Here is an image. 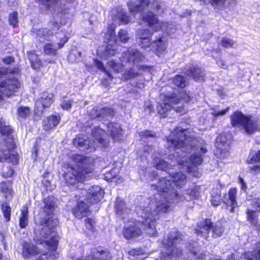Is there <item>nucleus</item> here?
Here are the masks:
<instances>
[{"label": "nucleus", "instance_id": "obj_1", "mask_svg": "<svg viewBox=\"0 0 260 260\" xmlns=\"http://www.w3.org/2000/svg\"><path fill=\"white\" fill-rule=\"evenodd\" d=\"M169 142L179 153V165L184 172L191 171V165H200L203 162V154L207 152L203 140H198L193 135H188L186 129L176 128L171 132Z\"/></svg>", "mask_w": 260, "mask_h": 260}, {"label": "nucleus", "instance_id": "obj_2", "mask_svg": "<svg viewBox=\"0 0 260 260\" xmlns=\"http://www.w3.org/2000/svg\"><path fill=\"white\" fill-rule=\"evenodd\" d=\"M170 207L163 201L150 202L145 207H140L137 208V214L141 217L137 221H128L123 230L124 237L129 239L139 237L142 234V231L139 227L142 225L146 234L152 237H156L157 232L156 230V221L164 213H168Z\"/></svg>", "mask_w": 260, "mask_h": 260}, {"label": "nucleus", "instance_id": "obj_3", "mask_svg": "<svg viewBox=\"0 0 260 260\" xmlns=\"http://www.w3.org/2000/svg\"><path fill=\"white\" fill-rule=\"evenodd\" d=\"M43 210L47 217L41 223L36 233L39 236L37 240L40 244H44L47 248L51 251L56 250L57 247L58 237L54 230L58 224V220L53 218V211L55 207V198L48 197L44 200Z\"/></svg>", "mask_w": 260, "mask_h": 260}, {"label": "nucleus", "instance_id": "obj_4", "mask_svg": "<svg viewBox=\"0 0 260 260\" xmlns=\"http://www.w3.org/2000/svg\"><path fill=\"white\" fill-rule=\"evenodd\" d=\"M164 5V3L160 0L154 1L153 2H149L147 0H137L135 2L130 1L127 3L129 11L133 14L140 13L143 20L154 31L163 29L167 23L159 22L150 10L156 11L158 13H162Z\"/></svg>", "mask_w": 260, "mask_h": 260}, {"label": "nucleus", "instance_id": "obj_5", "mask_svg": "<svg viewBox=\"0 0 260 260\" xmlns=\"http://www.w3.org/2000/svg\"><path fill=\"white\" fill-rule=\"evenodd\" d=\"M169 174H170L169 179H167V177L161 178L157 184H152L151 187L152 190L157 191V193L154 196V199L151 202L163 201L169 205L171 208L168 213L172 210V206L170 205V199L172 197L171 196L169 189L167 187L173 190L174 192H177L173 187L174 185L177 187L181 188L186 183V176L182 173H174L173 172H169Z\"/></svg>", "mask_w": 260, "mask_h": 260}, {"label": "nucleus", "instance_id": "obj_6", "mask_svg": "<svg viewBox=\"0 0 260 260\" xmlns=\"http://www.w3.org/2000/svg\"><path fill=\"white\" fill-rule=\"evenodd\" d=\"M73 159L75 162L79 163L80 165H78V168L76 169L74 167L70 168L64 177L68 184L73 185L78 182L84 181L85 175L91 172L93 159L79 154L74 155Z\"/></svg>", "mask_w": 260, "mask_h": 260}, {"label": "nucleus", "instance_id": "obj_7", "mask_svg": "<svg viewBox=\"0 0 260 260\" xmlns=\"http://www.w3.org/2000/svg\"><path fill=\"white\" fill-rule=\"evenodd\" d=\"M105 132L99 127L92 129V136L94 139L93 142L88 140V137L83 134L79 135L73 140V144L76 147L80 148L83 151H90L89 149H95V143L98 142L104 147H107L109 142L105 139Z\"/></svg>", "mask_w": 260, "mask_h": 260}, {"label": "nucleus", "instance_id": "obj_8", "mask_svg": "<svg viewBox=\"0 0 260 260\" xmlns=\"http://www.w3.org/2000/svg\"><path fill=\"white\" fill-rule=\"evenodd\" d=\"M18 68L6 69L0 67V76H6L7 79L0 83V92L3 95L9 97L13 95L20 87V83L13 76V74L18 73Z\"/></svg>", "mask_w": 260, "mask_h": 260}, {"label": "nucleus", "instance_id": "obj_9", "mask_svg": "<svg viewBox=\"0 0 260 260\" xmlns=\"http://www.w3.org/2000/svg\"><path fill=\"white\" fill-rule=\"evenodd\" d=\"M232 125L243 130L248 135H251L258 130L257 120L251 116L244 115L241 112L235 111L231 116Z\"/></svg>", "mask_w": 260, "mask_h": 260}, {"label": "nucleus", "instance_id": "obj_10", "mask_svg": "<svg viewBox=\"0 0 260 260\" xmlns=\"http://www.w3.org/2000/svg\"><path fill=\"white\" fill-rule=\"evenodd\" d=\"M144 58L142 53L138 49L129 48L125 51H122L120 59L121 63L112 60L108 62V66L116 73L122 71L124 62L130 64H136L141 61Z\"/></svg>", "mask_w": 260, "mask_h": 260}, {"label": "nucleus", "instance_id": "obj_11", "mask_svg": "<svg viewBox=\"0 0 260 260\" xmlns=\"http://www.w3.org/2000/svg\"><path fill=\"white\" fill-rule=\"evenodd\" d=\"M210 230L212 231V237L214 238L220 237L223 231L221 225L216 224L213 225L210 219H206L198 223V228L196 230V233L198 236H201L207 239L209 237L208 234Z\"/></svg>", "mask_w": 260, "mask_h": 260}, {"label": "nucleus", "instance_id": "obj_12", "mask_svg": "<svg viewBox=\"0 0 260 260\" xmlns=\"http://www.w3.org/2000/svg\"><path fill=\"white\" fill-rule=\"evenodd\" d=\"M170 137L167 140L169 149L170 151L173 150L175 151L174 153H171L169 155V159L171 160L170 164H168L166 161L164 160L159 157H155L153 159V164L156 169L161 170L165 171H167L172 168V167L176 165V163L179 164V153L180 152L178 150H176L173 147V145L169 142Z\"/></svg>", "mask_w": 260, "mask_h": 260}, {"label": "nucleus", "instance_id": "obj_13", "mask_svg": "<svg viewBox=\"0 0 260 260\" xmlns=\"http://www.w3.org/2000/svg\"><path fill=\"white\" fill-rule=\"evenodd\" d=\"M231 135L222 133L220 134L216 140L217 151L215 155L219 158L227 157L230 154Z\"/></svg>", "mask_w": 260, "mask_h": 260}, {"label": "nucleus", "instance_id": "obj_14", "mask_svg": "<svg viewBox=\"0 0 260 260\" xmlns=\"http://www.w3.org/2000/svg\"><path fill=\"white\" fill-rule=\"evenodd\" d=\"M167 189H169L168 187ZM200 187L199 186H194L191 189H188L185 191L183 195L179 194L177 192H174L173 190L169 189L171 196L170 205L177 203L183 200L190 201L193 199H197L200 197Z\"/></svg>", "mask_w": 260, "mask_h": 260}, {"label": "nucleus", "instance_id": "obj_15", "mask_svg": "<svg viewBox=\"0 0 260 260\" xmlns=\"http://www.w3.org/2000/svg\"><path fill=\"white\" fill-rule=\"evenodd\" d=\"M161 99L162 102H160L157 107V111L161 117H165L167 115V112L173 108V105L178 104L180 99L175 93L162 95Z\"/></svg>", "mask_w": 260, "mask_h": 260}, {"label": "nucleus", "instance_id": "obj_16", "mask_svg": "<svg viewBox=\"0 0 260 260\" xmlns=\"http://www.w3.org/2000/svg\"><path fill=\"white\" fill-rule=\"evenodd\" d=\"M5 147L2 146V150H0V161H8L13 164L16 163L17 156L11 153L12 150L15 147V144L12 140L10 141L5 142Z\"/></svg>", "mask_w": 260, "mask_h": 260}, {"label": "nucleus", "instance_id": "obj_17", "mask_svg": "<svg viewBox=\"0 0 260 260\" xmlns=\"http://www.w3.org/2000/svg\"><path fill=\"white\" fill-rule=\"evenodd\" d=\"M54 100L53 93H43L41 97L36 101L35 108L37 113H42L44 110L49 107Z\"/></svg>", "mask_w": 260, "mask_h": 260}, {"label": "nucleus", "instance_id": "obj_18", "mask_svg": "<svg viewBox=\"0 0 260 260\" xmlns=\"http://www.w3.org/2000/svg\"><path fill=\"white\" fill-rule=\"evenodd\" d=\"M153 32L148 29H141L137 31V40L141 47L149 48L151 46V37Z\"/></svg>", "mask_w": 260, "mask_h": 260}, {"label": "nucleus", "instance_id": "obj_19", "mask_svg": "<svg viewBox=\"0 0 260 260\" xmlns=\"http://www.w3.org/2000/svg\"><path fill=\"white\" fill-rule=\"evenodd\" d=\"M111 15L113 20L119 24H126L132 21L130 17L121 7L113 9L111 11Z\"/></svg>", "mask_w": 260, "mask_h": 260}, {"label": "nucleus", "instance_id": "obj_20", "mask_svg": "<svg viewBox=\"0 0 260 260\" xmlns=\"http://www.w3.org/2000/svg\"><path fill=\"white\" fill-rule=\"evenodd\" d=\"M103 197V191L101 188L98 186H93L88 189L87 198V203L96 204L100 202Z\"/></svg>", "mask_w": 260, "mask_h": 260}, {"label": "nucleus", "instance_id": "obj_21", "mask_svg": "<svg viewBox=\"0 0 260 260\" xmlns=\"http://www.w3.org/2000/svg\"><path fill=\"white\" fill-rule=\"evenodd\" d=\"M111 255L107 250L93 249L91 255L82 257L78 260H110Z\"/></svg>", "mask_w": 260, "mask_h": 260}, {"label": "nucleus", "instance_id": "obj_22", "mask_svg": "<svg viewBox=\"0 0 260 260\" xmlns=\"http://www.w3.org/2000/svg\"><path fill=\"white\" fill-rule=\"evenodd\" d=\"M117 44L115 39V35L111 34L110 39L107 42V45L104 52V56L106 59H109L115 55L117 52Z\"/></svg>", "mask_w": 260, "mask_h": 260}, {"label": "nucleus", "instance_id": "obj_23", "mask_svg": "<svg viewBox=\"0 0 260 260\" xmlns=\"http://www.w3.org/2000/svg\"><path fill=\"white\" fill-rule=\"evenodd\" d=\"M249 168L255 173L260 172V150L257 152H251L247 158Z\"/></svg>", "mask_w": 260, "mask_h": 260}, {"label": "nucleus", "instance_id": "obj_24", "mask_svg": "<svg viewBox=\"0 0 260 260\" xmlns=\"http://www.w3.org/2000/svg\"><path fill=\"white\" fill-rule=\"evenodd\" d=\"M73 213L75 217L79 219L88 216L90 213L89 205L84 202H80L73 209Z\"/></svg>", "mask_w": 260, "mask_h": 260}, {"label": "nucleus", "instance_id": "obj_25", "mask_svg": "<svg viewBox=\"0 0 260 260\" xmlns=\"http://www.w3.org/2000/svg\"><path fill=\"white\" fill-rule=\"evenodd\" d=\"M108 131L110 133L112 139L115 141L121 139L123 131L118 123H111L108 125Z\"/></svg>", "mask_w": 260, "mask_h": 260}, {"label": "nucleus", "instance_id": "obj_26", "mask_svg": "<svg viewBox=\"0 0 260 260\" xmlns=\"http://www.w3.org/2000/svg\"><path fill=\"white\" fill-rule=\"evenodd\" d=\"M40 253V249L30 243L25 242L23 245L22 255L25 258H30Z\"/></svg>", "mask_w": 260, "mask_h": 260}, {"label": "nucleus", "instance_id": "obj_27", "mask_svg": "<svg viewBox=\"0 0 260 260\" xmlns=\"http://www.w3.org/2000/svg\"><path fill=\"white\" fill-rule=\"evenodd\" d=\"M150 47L157 54L165 50L167 47L166 41L164 37H157L155 40L151 42Z\"/></svg>", "mask_w": 260, "mask_h": 260}, {"label": "nucleus", "instance_id": "obj_28", "mask_svg": "<svg viewBox=\"0 0 260 260\" xmlns=\"http://www.w3.org/2000/svg\"><path fill=\"white\" fill-rule=\"evenodd\" d=\"M237 190L236 188H232L229 191L228 199L225 197L224 202L226 203L227 205H230L231 206L232 212H234V208L237 207V203L236 201Z\"/></svg>", "mask_w": 260, "mask_h": 260}, {"label": "nucleus", "instance_id": "obj_29", "mask_svg": "<svg viewBox=\"0 0 260 260\" xmlns=\"http://www.w3.org/2000/svg\"><path fill=\"white\" fill-rule=\"evenodd\" d=\"M60 120V116L51 115L44 120L43 126L46 131H50L57 125Z\"/></svg>", "mask_w": 260, "mask_h": 260}, {"label": "nucleus", "instance_id": "obj_30", "mask_svg": "<svg viewBox=\"0 0 260 260\" xmlns=\"http://www.w3.org/2000/svg\"><path fill=\"white\" fill-rule=\"evenodd\" d=\"M188 76L192 77L196 80H203L205 76L204 70L199 67L193 66L186 71Z\"/></svg>", "mask_w": 260, "mask_h": 260}, {"label": "nucleus", "instance_id": "obj_31", "mask_svg": "<svg viewBox=\"0 0 260 260\" xmlns=\"http://www.w3.org/2000/svg\"><path fill=\"white\" fill-rule=\"evenodd\" d=\"M68 40V38L66 36L62 38L60 43L57 44V47L54 46L51 44H46L44 47V53L46 55H55L56 52V48H61L64 44L67 42Z\"/></svg>", "mask_w": 260, "mask_h": 260}, {"label": "nucleus", "instance_id": "obj_32", "mask_svg": "<svg viewBox=\"0 0 260 260\" xmlns=\"http://www.w3.org/2000/svg\"><path fill=\"white\" fill-rule=\"evenodd\" d=\"M115 208L116 214L121 217L122 218H124L125 215L127 213V209L125 207V203L121 199L119 198H117Z\"/></svg>", "mask_w": 260, "mask_h": 260}, {"label": "nucleus", "instance_id": "obj_33", "mask_svg": "<svg viewBox=\"0 0 260 260\" xmlns=\"http://www.w3.org/2000/svg\"><path fill=\"white\" fill-rule=\"evenodd\" d=\"M186 247L194 260L204 258L205 255L202 253H199L197 242H193L192 244L189 243V245L186 246Z\"/></svg>", "mask_w": 260, "mask_h": 260}, {"label": "nucleus", "instance_id": "obj_34", "mask_svg": "<svg viewBox=\"0 0 260 260\" xmlns=\"http://www.w3.org/2000/svg\"><path fill=\"white\" fill-rule=\"evenodd\" d=\"M99 120L103 119H109L112 117L114 114V112L113 109L109 107H103L99 109Z\"/></svg>", "mask_w": 260, "mask_h": 260}, {"label": "nucleus", "instance_id": "obj_35", "mask_svg": "<svg viewBox=\"0 0 260 260\" xmlns=\"http://www.w3.org/2000/svg\"><path fill=\"white\" fill-rule=\"evenodd\" d=\"M28 207L26 205L22 207L19 219V225L21 228H24L28 223Z\"/></svg>", "mask_w": 260, "mask_h": 260}, {"label": "nucleus", "instance_id": "obj_36", "mask_svg": "<svg viewBox=\"0 0 260 260\" xmlns=\"http://www.w3.org/2000/svg\"><path fill=\"white\" fill-rule=\"evenodd\" d=\"M171 82L175 86L183 88L187 84L186 78L181 75H176L171 79Z\"/></svg>", "mask_w": 260, "mask_h": 260}, {"label": "nucleus", "instance_id": "obj_37", "mask_svg": "<svg viewBox=\"0 0 260 260\" xmlns=\"http://www.w3.org/2000/svg\"><path fill=\"white\" fill-rule=\"evenodd\" d=\"M0 190L2 192L5 194L6 198L8 195L12 194V183L10 181H3L0 183Z\"/></svg>", "mask_w": 260, "mask_h": 260}, {"label": "nucleus", "instance_id": "obj_38", "mask_svg": "<svg viewBox=\"0 0 260 260\" xmlns=\"http://www.w3.org/2000/svg\"><path fill=\"white\" fill-rule=\"evenodd\" d=\"M28 59L31 62V67L34 69H38L42 66V62L37 54L30 53L28 55Z\"/></svg>", "mask_w": 260, "mask_h": 260}, {"label": "nucleus", "instance_id": "obj_39", "mask_svg": "<svg viewBox=\"0 0 260 260\" xmlns=\"http://www.w3.org/2000/svg\"><path fill=\"white\" fill-rule=\"evenodd\" d=\"M248 220L252 224L256 225L257 223V212L253 210L247 209L246 211Z\"/></svg>", "mask_w": 260, "mask_h": 260}, {"label": "nucleus", "instance_id": "obj_40", "mask_svg": "<svg viewBox=\"0 0 260 260\" xmlns=\"http://www.w3.org/2000/svg\"><path fill=\"white\" fill-rule=\"evenodd\" d=\"M1 209L6 221L10 220L11 208L8 203L5 202L2 205Z\"/></svg>", "mask_w": 260, "mask_h": 260}, {"label": "nucleus", "instance_id": "obj_41", "mask_svg": "<svg viewBox=\"0 0 260 260\" xmlns=\"http://www.w3.org/2000/svg\"><path fill=\"white\" fill-rule=\"evenodd\" d=\"M144 254V252L141 248H135L132 249L129 251V255L130 258L132 260H138V259H140V256L143 255Z\"/></svg>", "mask_w": 260, "mask_h": 260}, {"label": "nucleus", "instance_id": "obj_42", "mask_svg": "<svg viewBox=\"0 0 260 260\" xmlns=\"http://www.w3.org/2000/svg\"><path fill=\"white\" fill-rule=\"evenodd\" d=\"M12 132V129L9 126H7L4 121L0 120V135L9 136Z\"/></svg>", "mask_w": 260, "mask_h": 260}, {"label": "nucleus", "instance_id": "obj_43", "mask_svg": "<svg viewBox=\"0 0 260 260\" xmlns=\"http://www.w3.org/2000/svg\"><path fill=\"white\" fill-rule=\"evenodd\" d=\"M211 115L213 116V120H215L218 117L224 115L230 110V107H227L225 109L218 110L216 109H212Z\"/></svg>", "mask_w": 260, "mask_h": 260}, {"label": "nucleus", "instance_id": "obj_44", "mask_svg": "<svg viewBox=\"0 0 260 260\" xmlns=\"http://www.w3.org/2000/svg\"><path fill=\"white\" fill-rule=\"evenodd\" d=\"M30 114V109L28 107H20L17 110V114L19 118H25Z\"/></svg>", "mask_w": 260, "mask_h": 260}, {"label": "nucleus", "instance_id": "obj_45", "mask_svg": "<svg viewBox=\"0 0 260 260\" xmlns=\"http://www.w3.org/2000/svg\"><path fill=\"white\" fill-rule=\"evenodd\" d=\"M9 24L13 27H16L18 24V13L17 12H13L11 13L9 17Z\"/></svg>", "mask_w": 260, "mask_h": 260}, {"label": "nucleus", "instance_id": "obj_46", "mask_svg": "<svg viewBox=\"0 0 260 260\" xmlns=\"http://www.w3.org/2000/svg\"><path fill=\"white\" fill-rule=\"evenodd\" d=\"M34 33H35L39 38H42L44 37L45 40L49 39L48 30L47 28H40L37 30L36 31H34Z\"/></svg>", "mask_w": 260, "mask_h": 260}, {"label": "nucleus", "instance_id": "obj_47", "mask_svg": "<svg viewBox=\"0 0 260 260\" xmlns=\"http://www.w3.org/2000/svg\"><path fill=\"white\" fill-rule=\"evenodd\" d=\"M118 39L122 43H126L129 40L127 31L124 29H121L118 35Z\"/></svg>", "mask_w": 260, "mask_h": 260}, {"label": "nucleus", "instance_id": "obj_48", "mask_svg": "<svg viewBox=\"0 0 260 260\" xmlns=\"http://www.w3.org/2000/svg\"><path fill=\"white\" fill-rule=\"evenodd\" d=\"M235 44V42L234 41L227 38H222L220 43V45L225 48L232 47Z\"/></svg>", "mask_w": 260, "mask_h": 260}, {"label": "nucleus", "instance_id": "obj_49", "mask_svg": "<svg viewBox=\"0 0 260 260\" xmlns=\"http://www.w3.org/2000/svg\"><path fill=\"white\" fill-rule=\"evenodd\" d=\"M74 102L72 100L69 99H63L61 100L60 104V107L66 110H68L71 109Z\"/></svg>", "mask_w": 260, "mask_h": 260}, {"label": "nucleus", "instance_id": "obj_50", "mask_svg": "<svg viewBox=\"0 0 260 260\" xmlns=\"http://www.w3.org/2000/svg\"><path fill=\"white\" fill-rule=\"evenodd\" d=\"M85 224L87 229L92 232H93L95 230V222L91 218H87L85 220Z\"/></svg>", "mask_w": 260, "mask_h": 260}, {"label": "nucleus", "instance_id": "obj_51", "mask_svg": "<svg viewBox=\"0 0 260 260\" xmlns=\"http://www.w3.org/2000/svg\"><path fill=\"white\" fill-rule=\"evenodd\" d=\"M138 75V73L135 72L134 69H131L128 71H126L124 74V78L127 80L133 78Z\"/></svg>", "mask_w": 260, "mask_h": 260}, {"label": "nucleus", "instance_id": "obj_52", "mask_svg": "<svg viewBox=\"0 0 260 260\" xmlns=\"http://www.w3.org/2000/svg\"><path fill=\"white\" fill-rule=\"evenodd\" d=\"M94 63L97 68H98L100 70L102 71L106 72L107 74L108 77H111V76L110 74L106 71V69L104 68L103 66V63L101 61L98 60H95Z\"/></svg>", "mask_w": 260, "mask_h": 260}, {"label": "nucleus", "instance_id": "obj_53", "mask_svg": "<svg viewBox=\"0 0 260 260\" xmlns=\"http://www.w3.org/2000/svg\"><path fill=\"white\" fill-rule=\"evenodd\" d=\"M89 115L91 118H98L99 120V109L97 108H93L89 111Z\"/></svg>", "mask_w": 260, "mask_h": 260}, {"label": "nucleus", "instance_id": "obj_54", "mask_svg": "<svg viewBox=\"0 0 260 260\" xmlns=\"http://www.w3.org/2000/svg\"><path fill=\"white\" fill-rule=\"evenodd\" d=\"M210 3L213 6H223L225 5V0H211Z\"/></svg>", "mask_w": 260, "mask_h": 260}, {"label": "nucleus", "instance_id": "obj_55", "mask_svg": "<svg viewBox=\"0 0 260 260\" xmlns=\"http://www.w3.org/2000/svg\"><path fill=\"white\" fill-rule=\"evenodd\" d=\"M140 136L142 138H147V137H155V134L154 133H152L151 131H146L144 132H142L140 133Z\"/></svg>", "mask_w": 260, "mask_h": 260}, {"label": "nucleus", "instance_id": "obj_56", "mask_svg": "<svg viewBox=\"0 0 260 260\" xmlns=\"http://www.w3.org/2000/svg\"><path fill=\"white\" fill-rule=\"evenodd\" d=\"M251 205L257 210H260V198L253 199L251 202Z\"/></svg>", "mask_w": 260, "mask_h": 260}, {"label": "nucleus", "instance_id": "obj_57", "mask_svg": "<svg viewBox=\"0 0 260 260\" xmlns=\"http://www.w3.org/2000/svg\"><path fill=\"white\" fill-rule=\"evenodd\" d=\"M114 172V170H112L110 172H108L105 175V179L107 181H113L114 179L116 178L115 176L112 174V173Z\"/></svg>", "mask_w": 260, "mask_h": 260}, {"label": "nucleus", "instance_id": "obj_58", "mask_svg": "<svg viewBox=\"0 0 260 260\" xmlns=\"http://www.w3.org/2000/svg\"><path fill=\"white\" fill-rule=\"evenodd\" d=\"M220 199L219 197H213L211 199V204L214 206H217L220 204Z\"/></svg>", "mask_w": 260, "mask_h": 260}, {"label": "nucleus", "instance_id": "obj_59", "mask_svg": "<svg viewBox=\"0 0 260 260\" xmlns=\"http://www.w3.org/2000/svg\"><path fill=\"white\" fill-rule=\"evenodd\" d=\"M239 182L241 185V189L244 191H246L247 189V185L244 180L240 177L239 178Z\"/></svg>", "mask_w": 260, "mask_h": 260}, {"label": "nucleus", "instance_id": "obj_60", "mask_svg": "<svg viewBox=\"0 0 260 260\" xmlns=\"http://www.w3.org/2000/svg\"><path fill=\"white\" fill-rule=\"evenodd\" d=\"M3 62L7 64H9L11 63L14 62V59L12 56H8L3 59Z\"/></svg>", "mask_w": 260, "mask_h": 260}, {"label": "nucleus", "instance_id": "obj_61", "mask_svg": "<svg viewBox=\"0 0 260 260\" xmlns=\"http://www.w3.org/2000/svg\"><path fill=\"white\" fill-rule=\"evenodd\" d=\"M14 171L12 169H10L8 172H3V176L5 178L11 177L13 175Z\"/></svg>", "mask_w": 260, "mask_h": 260}, {"label": "nucleus", "instance_id": "obj_62", "mask_svg": "<svg viewBox=\"0 0 260 260\" xmlns=\"http://www.w3.org/2000/svg\"><path fill=\"white\" fill-rule=\"evenodd\" d=\"M217 64L219 67H220L222 68H223V69L226 68V66L225 65V64L224 63V61L222 60L219 59V60H217Z\"/></svg>", "mask_w": 260, "mask_h": 260}, {"label": "nucleus", "instance_id": "obj_63", "mask_svg": "<svg viewBox=\"0 0 260 260\" xmlns=\"http://www.w3.org/2000/svg\"><path fill=\"white\" fill-rule=\"evenodd\" d=\"M0 240L2 241V243L4 245V248L6 249L7 247V243L4 236L3 234H0Z\"/></svg>", "mask_w": 260, "mask_h": 260}, {"label": "nucleus", "instance_id": "obj_64", "mask_svg": "<svg viewBox=\"0 0 260 260\" xmlns=\"http://www.w3.org/2000/svg\"><path fill=\"white\" fill-rule=\"evenodd\" d=\"M236 2L237 0H225V5L227 6L235 5Z\"/></svg>", "mask_w": 260, "mask_h": 260}]
</instances>
